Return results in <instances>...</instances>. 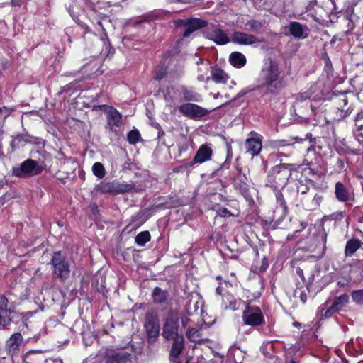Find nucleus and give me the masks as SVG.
Wrapping results in <instances>:
<instances>
[{
	"instance_id": "1",
	"label": "nucleus",
	"mask_w": 363,
	"mask_h": 363,
	"mask_svg": "<svg viewBox=\"0 0 363 363\" xmlns=\"http://www.w3.org/2000/svg\"><path fill=\"white\" fill-rule=\"evenodd\" d=\"M298 167L296 164L281 163L273 167L267 177L266 186L277 191V204L281 207L284 216L288 213V207L283 194L278 190L286 186L292 172L296 171Z\"/></svg>"
},
{
	"instance_id": "2",
	"label": "nucleus",
	"mask_w": 363,
	"mask_h": 363,
	"mask_svg": "<svg viewBox=\"0 0 363 363\" xmlns=\"http://www.w3.org/2000/svg\"><path fill=\"white\" fill-rule=\"evenodd\" d=\"M259 82L266 94H277L286 86L281 69L277 62L271 58L263 61Z\"/></svg>"
},
{
	"instance_id": "3",
	"label": "nucleus",
	"mask_w": 363,
	"mask_h": 363,
	"mask_svg": "<svg viewBox=\"0 0 363 363\" xmlns=\"http://www.w3.org/2000/svg\"><path fill=\"white\" fill-rule=\"evenodd\" d=\"M322 60L325 64L323 76H325L327 79L325 85V89L322 91V94L324 95L325 92L326 96L323 98V100H333V104L337 106V108L343 111L344 108L348 103L347 98L344 94L333 96V94L330 93V91L334 86V76L332 63L328 55L325 52L322 54Z\"/></svg>"
},
{
	"instance_id": "4",
	"label": "nucleus",
	"mask_w": 363,
	"mask_h": 363,
	"mask_svg": "<svg viewBox=\"0 0 363 363\" xmlns=\"http://www.w3.org/2000/svg\"><path fill=\"white\" fill-rule=\"evenodd\" d=\"M50 264L52 269V278L65 282L70 277V263L67 257L60 251H55L52 255Z\"/></svg>"
},
{
	"instance_id": "5",
	"label": "nucleus",
	"mask_w": 363,
	"mask_h": 363,
	"mask_svg": "<svg viewBox=\"0 0 363 363\" xmlns=\"http://www.w3.org/2000/svg\"><path fill=\"white\" fill-rule=\"evenodd\" d=\"M16 303L12 294L6 293L0 294V327L5 328L10 325L12 318L16 314Z\"/></svg>"
},
{
	"instance_id": "6",
	"label": "nucleus",
	"mask_w": 363,
	"mask_h": 363,
	"mask_svg": "<svg viewBox=\"0 0 363 363\" xmlns=\"http://www.w3.org/2000/svg\"><path fill=\"white\" fill-rule=\"evenodd\" d=\"M242 319L244 325L258 328L265 324V319L261 308L251 305L249 301L245 303Z\"/></svg>"
},
{
	"instance_id": "7",
	"label": "nucleus",
	"mask_w": 363,
	"mask_h": 363,
	"mask_svg": "<svg viewBox=\"0 0 363 363\" xmlns=\"http://www.w3.org/2000/svg\"><path fill=\"white\" fill-rule=\"evenodd\" d=\"M45 169L43 162H37L32 159H27L18 167L13 169L15 176L21 178L30 177L40 174Z\"/></svg>"
},
{
	"instance_id": "8",
	"label": "nucleus",
	"mask_w": 363,
	"mask_h": 363,
	"mask_svg": "<svg viewBox=\"0 0 363 363\" xmlns=\"http://www.w3.org/2000/svg\"><path fill=\"white\" fill-rule=\"evenodd\" d=\"M178 321L177 313L172 310L169 311L162 328V336L164 339L169 340L182 336L178 334Z\"/></svg>"
},
{
	"instance_id": "9",
	"label": "nucleus",
	"mask_w": 363,
	"mask_h": 363,
	"mask_svg": "<svg viewBox=\"0 0 363 363\" xmlns=\"http://www.w3.org/2000/svg\"><path fill=\"white\" fill-rule=\"evenodd\" d=\"M206 38L217 45H224L231 42L230 37L219 25H211L205 31Z\"/></svg>"
},
{
	"instance_id": "10",
	"label": "nucleus",
	"mask_w": 363,
	"mask_h": 363,
	"mask_svg": "<svg viewBox=\"0 0 363 363\" xmlns=\"http://www.w3.org/2000/svg\"><path fill=\"white\" fill-rule=\"evenodd\" d=\"M179 111L186 117L198 119L208 115L211 111L195 104L186 103L179 106Z\"/></svg>"
},
{
	"instance_id": "11",
	"label": "nucleus",
	"mask_w": 363,
	"mask_h": 363,
	"mask_svg": "<svg viewBox=\"0 0 363 363\" xmlns=\"http://www.w3.org/2000/svg\"><path fill=\"white\" fill-rule=\"evenodd\" d=\"M177 26L184 28L183 36L188 38L195 30L206 27L207 22L196 18L179 19L177 21Z\"/></svg>"
},
{
	"instance_id": "12",
	"label": "nucleus",
	"mask_w": 363,
	"mask_h": 363,
	"mask_svg": "<svg viewBox=\"0 0 363 363\" xmlns=\"http://www.w3.org/2000/svg\"><path fill=\"white\" fill-rule=\"evenodd\" d=\"M100 109L107 108V124L106 128L110 131L116 132V128H121L123 125V116L120 112L113 106L106 105H101L98 106Z\"/></svg>"
},
{
	"instance_id": "13",
	"label": "nucleus",
	"mask_w": 363,
	"mask_h": 363,
	"mask_svg": "<svg viewBox=\"0 0 363 363\" xmlns=\"http://www.w3.org/2000/svg\"><path fill=\"white\" fill-rule=\"evenodd\" d=\"M145 328L147 333L149 343H154L160 333L158 320L152 313H148L145 317Z\"/></svg>"
},
{
	"instance_id": "14",
	"label": "nucleus",
	"mask_w": 363,
	"mask_h": 363,
	"mask_svg": "<svg viewBox=\"0 0 363 363\" xmlns=\"http://www.w3.org/2000/svg\"><path fill=\"white\" fill-rule=\"evenodd\" d=\"M143 190V186L139 184L131 183H119L113 182L108 184V189L105 191L113 192L114 194H125L128 192H138Z\"/></svg>"
},
{
	"instance_id": "15",
	"label": "nucleus",
	"mask_w": 363,
	"mask_h": 363,
	"mask_svg": "<svg viewBox=\"0 0 363 363\" xmlns=\"http://www.w3.org/2000/svg\"><path fill=\"white\" fill-rule=\"evenodd\" d=\"M231 42L242 45H252L261 43V40L252 33L235 31L232 35Z\"/></svg>"
},
{
	"instance_id": "16",
	"label": "nucleus",
	"mask_w": 363,
	"mask_h": 363,
	"mask_svg": "<svg viewBox=\"0 0 363 363\" xmlns=\"http://www.w3.org/2000/svg\"><path fill=\"white\" fill-rule=\"evenodd\" d=\"M306 165L308 167L304 169V172L306 174H311L315 175L317 174V169L315 165L318 162V157L315 153V143L309 147H308L307 153L305 156L304 160Z\"/></svg>"
},
{
	"instance_id": "17",
	"label": "nucleus",
	"mask_w": 363,
	"mask_h": 363,
	"mask_svg": "<svg viewBox=\"0 0 363 363\" xmlns=\"http://www.w3.org/2000/svg\"><path fill=\"white\" fill-rule=\"evenodd\" d=\"M23 341V338L21 333H15L11 335L6 343L8 353L11 356L17 355L20 352Z\"/></svg>"
},
{
	"instance_id": "18",
	"label": "nucleus",
	"mask_w": 363,
	"mask_h": 363,
	"mask_svg": "<svg viewBox=\"0 0 363 363\" xmlns=\"http://www.w3.org/2000/svg\"><path fill=\"white\" fill-rule=\"evenodd\" d=\"M213 155V150L207 145H202L197 150L193 161L189 166L191 167L194 164H201L211 160Z\"/></svg>"
},
{
	"instance_id": "19",
	"label": "nucleus",
	"mask_w": 363,
	"mask_h": 363,
	"mask_svg": "<svg viewBox=\"0 0 363 363\" xmlns=\"http://www.w3.org/2000/svg\"><path fill=\"white\" fill-rule=\"evenodd\" d=\"M246 302L240 299L236 300L234 296L228 292L223 294L222 297V306L225 309L236 311L240 309L242 306H245Z\"/></svg>"
},
{
	"instance_id": "20",
	"label": "nucleus",
	"mask_w": 363,
	"mask_h": 363,
	"mask_svg": "<svg viewBox=\"0 0 363 363\" xmlns=\"http://www.w3.org/2000/svg\"><path fill=\"white\" fill-rule=\"evenodd\" d=\"M288 30L291 35L295 38L303 39L308 35V28L306 25H302L299 22L291 21L288 26Z\"/></svg>"
},
{
	"instance_id": "21",
	"label": "nucleus",
	"mask_w": 363,
	"mask_h": 363,
	"mask_svg": "<svg viewBox=\"0 0 363 363\" xmlns=\"http://www.w3.org/2000/svg\"><path fill=\"white\" fill-rule=\"evenodd\" d=\"M246 152L252 157L259 154L262 148V140L259 138H249L245 141Z\"/></svg>"
},
{
	"instance_id": "22",
	"label": "nucleus",
	"mask_w": 363,
	"mask_h": 363,
	"mask_svg": "<svg viewBox=\"0 0 363 363\" xmlns=\"http://www.w3.org/2000/svg\"><path fill=\"white\" fill-rule=\"evenodd\" d=\"M172 340L173 343L169 353V361L178 359L184 350V338L183 336L176 337Z\"/></svg>"
},
{
	"instance_id": "23",
	"label": "nucleus",
	"mask_w": 363,
	"mask_h": 363,
	"mask_svg": "<svg viewBox=\"0 0 363 363\" xmlns=\"http://www.w3.org/2000/svg\"><path fill=\"white\" fill-rule=\"evenodd\" d=\"M24 142L26 143H32L41 145L43 144V140L41 138L33 137L28 134H19L16 135L12 140L13 146H19L21 145V143Z\"/></svg>"
},
{
	"instance_id": "24",
	"label": "nucleus",
	"mask_w": 363,
	"mask_h": 363,
	"mask_svg": "<svg viewBox=\"0 0 363 363\" xmlns=\"http://www.w3.org/2000/svg\"><path fill=\"white\" fill-rule=\"evenodd\" d=\"M336 199L341 202H347L350 200V194L346 186L341 182L335 184V190Z\"/></svg>"
},
{
	"instance_id": "25",
	"label": "nucleus",
	"mask_w": 363,
	"mask_h": 363,
	"mask_svg": "<svg viewBox=\"0 0 363 363\" xmlns=\"http://www.w3.org/2000/svg\"><path fill=\"white\" fill-rule=\"evenodd\" d=\"M245 26V29L249 32L254 33L256 34H260L262 33L263 30L264 21L249 19L246 21Z\"/></svg>"
},
{
	"instance_id": "26",
	"label": "nucleus",
	"mask_w": 363,
	"mask_h": 363,
	"mask_svg": "<svg viewBox=\"0 0 363 363\" xmlns=\"http://www.w3.org/2000/svg\"><path fill=\"white\" fill-rule=\"evenodd\" d=\"M128 356L125 352H111L107 354L106 363H126Z\"/></svg>"
},
{
	"instance_id": "27",
	"label": "nucleus",
	"mask_w": 363,
	"mask_h": 363,
	"mask_svg": "<svg viewBox=\"0 0 363 363\" xmlns=\"http://www.w3.org/2000/svg\"><path fill=\"white\" fill-rule=\"evenodd\" d=\"M181 91L185 101L195 102L202 101L201 95L196 92L193 88L183 86L182 87Z\"/></svg>"
},
{
	"instance_id": "28",
	"label": "nucleus",
	"mask_w": 363,
	"mask_h": 363,
	"mask_svg": "<svg viewBox=\"0 0 363 363\" xmlns=\"http://www.w3.org/2000/svg\"><path fill=\"white\" fill-rule=\"evenodd\" d=\"M229 61L230 64L237 68H241L246 64L245 56L240 52H233L229 56Z\"/></svg>"
},
{
	"instance_id": "29",
	"label": "nucleus",
	"mask_w": 363,
	"mask_h": 363,
	"mask_svg": "<svg viewBox=\"0 0 363 363\" xmlns=\"http://www.w3.org/2000/svg\"><path fill=\"white\" fill-rule=\"evenodd\" d=\"M152 296L155 303L162 304L167 301L169 294L167 291L162 290L160 287H155L153 289Z\"/></svg>"
},
{
	"instance_id": "30",
	"label": "nucleus",
	"mask_w": 363,
	"mask_h": 363,
	"mask_svg": "<svg viewBox=\"0 0 363 363\" xmlns=\"http://www.w3.org/2000/svg\"><path fill=\"white\" fill-rule=\"evenodd\" d=\"M361 247V242L358 239H352L347 242L345 255L346 257H351Z\"/></svg>"
},
{
	"instance_id": "31",
	"label": "nucleus",
	"mask_w": 363,
	"mask_h": 363,
	"mask_svg": "<svg viewBox=\"0 0 363 363\" xmlns=\"http://www.w3.org/2000/svg\"><path fill=\"white\" fill-rule=\"evenodd\" d=\"M349 301V296L347 294H344L338 297H337L333 304L332 309L333 311H340L344 306H345Z\"/></svg>"
},
{
	"instance_id": "32",
	"label": "nucleus",
	"mask_w": 363,
	"mask_h": 363,
	"mask_svg": "<svg viewBox=\"0 0 363 363\" xmlns=\"http://www.w3.org/2000/svg\"><path fill=\"white\" fill-rule=\"evenodd\" d=\"M151 235L149 231H142L139 233L135 238V243L139 246H144L150 240Z\"/></svg>"
},
{
	"instance_id": "33",
	"label": "nucleus",
	"mask_w": 363,
	"mask_h": 363,
	"mask_svg": "<svg viewBox=\"0 0 363 363\" xmlns=\"http://www.w3.org/2000/svg\"><path fill=\"white\" fill-rule=\"evenodd\" d=\"M212 79L216 83H225L228 77L222 69H217L212 73Z\"/></svg>"
},
{
	"instance_id": "34",
	"label": "nucleus",
	"mask_w": 363,
	"mask_h": 363,
	"mask_svg": "<svg viewBox=\"0 0 363 363\" xmlns=\"http://www.w3.org/2000/svg\"><path fill=\"white\" fill-rule=\"evenodd\" d=\"M293 143L286 140H274L269 142V146L274 150H279L285 147H289Z\"/></svg>"
},
{
	"instance_id": "35",
	"label": "nucleus",
	"mask_w": 363,
	"mask_h": 363,
	"mask_svg": "<svg viewBox=\"0 0 363 363\" xmlns=\"http://www.w3.org/2000/svg\"><path fill=\"white\" fill-rule=\"evenodd\" d=\"M127 140L130 144L135 145L141 140L140 133L138 130L133 128L127 134Z\"/></svg>"
},
{
	"instance_id": "36",
	"label": "nucleus",
	"mask_w": 363,
	"mask_h": 363,
	"mask_svg": "<svg viewBox=\"0 0 363 363\" xmlns=\"http://www.w3.org/2000/svg\"><path fill=\"white\" fill-rule=\"evenodd\" d=\"M186 335L191 342H196L201 340L200 331L194 328H189Z\"/></svg>"
},
{
	"instance_id": "37",
	"label": "nucleus",
	"mask_w": 363,
	"mask_h": 363,
	"mask_svg": "<svg viewBox=\"0 0 363 363\" xmlns=\"http://www.w3.org/2000/svg\"><path fill=\"white\" fill-rule=\"evenodd\" d=\"M93 174L99 179L104 177L106 172L104 165L101 162H95L92 167Z\"/></svg>"
},
{
	"instance_id": "38",
	"label": "nucleus",
	"mask_w": 363,
	"mask_h": 363,
	"mask_svg": "<svg viewBox=\"0 0 363 363\" xmlns=\"http://www.w3.org/2000/svg\"><path fill=\"white\" fill-rule=\"evenodd\" d=\"M167 74V68L164 65H159L155 70L154 79L155 80H161Z\"/></svg>"
},
{
	"instance_id": "39",
	"label": "nucleus",
	"mask_w": 363,
	"mask_h": 363,
	"mask_svg": "<svg viewBox=\"0 0 363 363\" xmlns=\"http://www.w3.org/2000/svg\"><path fill=\"white\" fill-rule=\"evenodd\" d=\"M37 311H28L26 313H17L15 316L20 317L22 320V322L26 325L28 320L32 318L34 314H35Z\"/></svg>"
},
{
	"instance_id": "40",
	"label": "nucleus",
	"mask_w": 363,
	"mask_h": 363,
	"mask_svg": "<svg viewBox=\"0 0 363 363\" xmlns=\"http://www.w3.org/2000/svg\"><path fill=\"white\" fill-rule=\"evenodd\" d=\"M77 82H74L61 87L58 94H62L67 92H74L76 91Z\"/></svg>"
},
{
	"instance_id": "41",
	"label": "nucleus",
	"mask_w": 363,
	"mask_h": 363,
	"mask_svg": "<svg viewBox=\"0 0 363 363\" xmlns=\"http://www.w3.org/2000/svg\"><path fill=\"white\" fill-rule=\"evenodd\" d=\"M234 186L235 189H239L243 194H246L248 190V185L244 182H238V179L234 180Z\"/></svg>"
},
{
	"instance_id": "42",
	"label": "nucleus",
	"mask_w": 363,
	"mask_h": 363,
	"mask_svg": "<svg viewBox=\"0 0 363 363\" xmlns=\"http://www.w3.org/2000/svg\"><path fill=\"white\" fill-rule=\"evenodd\" d=\"M352 298L358 304H363V290L354 291Z\"/></svg>"
},
{
	"instance_id": "43",
	"label": "nucleus",
	"mask_w": 363,
	"mask_h": 363,
	"mask_svg": "<svg viewBox=\"0 0 363 363\" xmlns=\"http://www.w3.org/2000/svg\"><path fill=\"white\" fill-rule=\"evenodd\" d=\"M315 4L316 0H311L306 6V11L308 13V15H311V17L316 21L317 18L315 16V14L311 12Z\"/></svg>"
},
{
	"instance_id": "44",
	"label": "nucleus",
	"mask_w": 363,
	"mask_h": 363,
	"mask_svg": "<svg viewBox=\"0 0 363 363\" xmlns=\"http://www.w3.org/2000/svg\"><path fill=\"white\" fill-rule=\"evenodd\" d=\"M216 213L218 216L220 217H230L233 216V213L229 210L223 207H219L216 210Z\"/></svg>"
},
{
	"instance_id": "45",
	"label": "nucleus",
	"mask_w": 363,
	"mask_h": 363,
	"mask_svg": "<svg viewBox=\"0 0 363 363\" xmlns=\"http://www.w3.org/2000/svg\"><path fill=\"white\" fill-rule=\"evenodd\" d=\"M229 166H230V163L225 161V162L221 165V167H220L219 169H218L215 170V171L213 172V174L214 176H220V172H221V170H222L223 169H228V168H229Z\"/></svg>"
},
{
	"instance_id": "46",
	"label": "nucleus",
	"mask_w": 363,
	"mask_h": 363,
	"mask_svg": "<svg viewBox=\"0 0 363 363\" xmlns=\"http://www.w3.org/2000/svg\"><path fill=\"white\" fill-rule=\"evenodd\" d=\"M309 97H310L309 94H306V93L298 94L295 95V99H296V102L303 101Z\"/></svg>"
},
{
	"instance_id": "47",
	"label": "nucleus",
	"mask_w": 363,
	"mask_h": 363,
	"mask_svg": "<svg viewBox=\"0 0 363 363\" xmlns=\"http://www.w3.org/2000/svg\"><path fill=\"white\" fill-rule=\"evenodd\" d=\"M323 233L321 236H322V241L323 243V253L324 254L325 250L326 249L325 243H326V240H327V233H326L324 227H323Z\"/></svg>"
},
{
	"instance_id": "48",
	"label": "nucleus",
	"mask_w": 363,
	"mask_h": 363,
	"mask_svg": "<svg viewBox=\"0 0 363 363\" xmlns=\"http://www.w3.org/2000/svg\"><path fill=\"white\" fill-rule=\"evenodd\" d=\"M359 116H360L358 115V116L357 118V121H356V124H355V126H356L355 130H357L358 132L362 131L363 129V123H360V121L359 120Z\"/></svg>"
},
{
	"instance_id": "49",
	"label": "nucleus",
	"mask_w": 363,
	"mask_h": 363,
	"mask_svg": "<svg viewBox=\"0 0 363 363\" xmlns=\"http://www.w3.org/2000/svg\"><path fill=\"white\" fill-rule=\"evenodd\" d=\"M354 135L359 143L363 142V133H362V131L358 132L357 130H354Z\"/></svg>"
},
{
	"instance_id": "50",
	"label": "nucleus",
	"mask_w": 363,
	"mask_h": 363,
	"mask_svg": "<svg viewBox=\"0 0 363 363\" xmlns=\"http://www.w3.org/2000/svg\"><path fill=\"white\" fill-rule=\"evenodd\" d=\"M180 319L182 327L185 328L189 320V318L186 315H183L180 317Z\"/></svg>"
},
{
	"instance_id": "51",
	"label": "nucleus",
	"mask_w": 363,
	"mask_h": 363,
	"mask_svg": "<svg viewBox=\"0 0 363 363\" xmlns=\"http://www.w3.org/2000/svg\"><path fill=\"white\" fill-rule=\"evenodd\" d=\"M337 311H333V309H332V306L330 307V308H328L324 313V316L325 318H329L330 317L333 313L336 312Z\"/></svg>"
},
{
	"instance_id": "52",
	"label": "nucleus",
	"mask_w": 363,
	"mask_h": 363,
	"mask_svg": "<svg viewBox=\"0 0 363 363\" xmlns=\"http://www.w3.org/2000/svg\"><path fill=\"white\" fill-rule=\"evenodd\" d=\"M352 344H353V340H352V339H351V340H350V342H347V343L346 344L345 347H346V350H347L348 352H352Z\"/></svg>"
},
{
	"instance_id": "53",
	"label": "nucleus",
	"mask_w": 363,
	"mask_h": 363,
	"mask_svg": "<svg viewBox=\"0 0 363 363\" xmlns=\"http://www.w3.org/2000/svg\"><path fill=\"white\" fill-rule=\"evenodd\" d=\"M300 299L304 303L306 301V294L304 291H301L300 294Z\"/></svg>"
},
{
	"instance_id": "54",
	"label": "nucleus",
	"mask_w": 363,
	"mask_h": 363,
	"mask_svg": "<svg viewBox=\"0 0 363 363\" xmlns=\"http://www.w3.org/2000/svg\"><path fill=\"white\" fill-rule=\"evenodd\" d=\"M11 3L13 6H21V0H11Z\"/></svg>"
},
{
	"instance_id": "55",
	"label": "nucleus",
	"mask_w": 363,
	"mask_h": 363,
	"mask_svg": "<svg viewBox=\"0 0 363 363\" xmlns=\"http://www.w3.org/2000/svg\"><path fill=\"white\" fill-rule=\"evenodd\" d=\"M223 288L221 286H218L216 289V293L218 295H223Z\"/></svg>"
},
{
	"instance_id": "56",
	"label": "nucleus",
	"mask_w": 363,
	"mask_h": 363,
	"mask_svg": "<svg viewBox=\"0 0 363 363\" xmlns=\"http://www.w3.org/2000/svg\"><path fill=\"white\" fill-rule=\"evenodd\" d=\"M296 274L303 279V272L301 269L297 268L296 269Z\"/></svg>"
},
{
	"instance_id": "57",
	"label": "nucleus",
	"mask_w": 363,
	"mask_h": 363,
	"mask_svg": "<svg viewBox=\"0 0 363 363\" xmlns=\"http://www.w3.org/2000/svg\"><path fill=\"white\" fill-rule=\"evenodd\" d=\"M311 110L313 112L315 111V107L314 105L313 104H311Z\"/></svg>"
},
{
	"instance_id": "58",
	"label": "nucleus",
	"mask_w": 363,
	"mask_h": 363,
	"mask_svg": "<svg viewBox=\"0 0 363 363\" xmlns=\"http://www.w3.org/2000/svg\"><path fill=\"white\" fill-rule=\"evenodd\" d=\"M34 352H35L33 351V350H30V351L28 352L26 355L28 356L30 354H32V353H34Z\"/></svg>"
},
{
	"instance_id": "59",
	"label": "nucleus",
	"mask_w": 363,
	"mask_h": 363,
	"mask_svg": "<svg viewBox=\"0 0 363 363\" xmlns=\"http://www.w3.org/2000/svg\"><path fill=\"white\" fill-rule=\"evenodd\" d=\"M326 219H329V218H328V217L325 216V217L322 219V224H323V223H324V221H325Z\"/></svg>"
},
{
	"instance_id": "60",
	"label": "nucleus",
	"mask_w": 363,
	"mask_h": 363,
	"mask_svg": "<svg viewBox=\"0 0 363 363\" xmlns=\"http://www.w3.org/2000/svg\"><path fill=\"white\" fill-rule=\"evenodd\" d=\"M170 362H172V363H182L181 362L178 361V359H177L175 361H170Z\"/></svg>"
},
{
	"instance_id": "61",
	"label": "nucleus",
	"mask_w": 363,
	"mask_h": 363,
	"mask_svg": "<svg viewBox=\"0 0 363 363\" xmlns=\"http://www.w3.org/2000/svg\"><path fill=\"white\" fill-rule=\"evenodd\" d=\"M199 63H202V59L199 58V60L196 62V64L199 65Z\"/></svg>"
},
{
	"instance_id": "62",
	"label": "nucleus",
	"mask_w": 363,
	"mask_h": 363,
	"mask_svg": "<svg viewBox=\"0 0 363 363\" xmlns=\"http://www.w3.org/2000/svg\"><path fill=\"white\" fill-rule=\"evenodd\" d=\"M294 325L295 326H299L301 324H300L299 323H298V322H295V323H294Z\"/></svg>"
},
{
	"instance_id": "63",
	"label": "nucleus",
	"mask_w": 363,
	"mask_h": 363,
	"mask_svg": "<svg viewBox=\"0 0 363 363\" xmlns=\"http://www.w3.org/2000/svg\"><path fill=\"white\" fill-rule=\"evenodd\" d=\"M350 21L349 22V24H350ZM351 24H352V25H351V29H352V28H353V27H354V24H353V23H352V22H351Z\"/></svg>"
},
{
	"instance_id": "64",
	"label": "nucleus",
	"mask_w": 363,
	"mask_h": 363,
	"mask_svg": "<svg viewBox=\"0 0 363 363\" xmlns=\"http://www.w3.org/2000/svg\"><path fill=\"white\" fill-rule=\"evenodd\" d=\"M279 155V157H281V156H283V155H284V154H283V153H279V155Z\"/></svg>"
}]
</instances>
